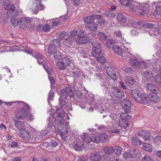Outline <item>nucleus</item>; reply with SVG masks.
I'll return each mask as SVG.
<instances>
[{"mask_svg": "<svg viewBox=\"0 0 161 161\" xmlns=\"http://www.w3.org/2000/svg\"><path fill=\"white\" fill-rule=\"evenodd\" d=\"M154 142L157 145L161 144V135L156 136L154 139Z\"/></svg>", "mask_w": 161, "mask_h": 161, "instance_id": "603ef678", "label": "nucleus"}, {"mask_svg": "<svg viewBox=\"0 0 161 161\" xmlns=\"http://www.w3.org/2000/svg\"><path fill=\"white\" fill-rule=\"evenodd\" d=\"M92 142H93L97 143L100 141V138L99 136H94L92 137Z\"/></svg>", "mask_w": 161, "mask_h": 161, "instance_id": "0e129e2a", "label": "nucleus"}, {"mask_svg": "<svg viewBox=\"0 0 161 161\" xmlns=\"http://www.w3.org/2000/svg\"><path fill=\"white\" fill-rule=\"evenodd\" d=\"M49 79L51 83V86L52 88L54 89L55 87V80L54 78L51 76L49 75Z\"/></svg>", "mask_w": 161, "mask_h": 161, "instance_id": "09e8293b", "label": "nucleus"}, {"mask_svg": "<svg viewBox=\"0 0 161 161\" xmlns=\"http://www.w3.org/2000/svg\"><path fill=\"white\" fill-rule=\"evenodd\" d=\"M53 44H50L48 47V52L49 53L53 54L57 50L56 46L60 47L61 43L60 40L58 39H55L53 41Z\"/></svg>", "mask_w": 161, "mask_h": 161, "instance_id": "20e7f679", "label": "nucleus"}, {"mask_svg": "<svg viewBox=\"0 0 161 161\" xmlns=\"http://www.w3.org/2000/svg\"><path fill=\"white\" fill-rule=\"evenodd\" d=\"M33 56L37 59V62L39 64L42 65L48 74H52L53 71L51 68L48 66V64L46 62V58L44 56L39 53L33 54Z\"/></svg>", "mask_w": 161, "mask_h": 161, "instance_id": "7ed1b4c3", "label": "nucleus"}, {"mask_svg": "<svg viewBox=\"0 0 161 161\" xmlns=\"http://www.w3.org/2000/svg\"><path fill=\"white\" fill-rule=\"evenodd\" d=\"M119 2L123 6L127 7L132 3V1L131 0H119Z\"/></svg>", "mask_w": 161, "mask_h": 161, "instance_id": "ea45409f", "label": "nucleus"}, {"mask_svg": "<svg viewBox=\"0 0 161 161\" xmlns=\"http://www.w3.org/2000/svg\"><path fill=\"white\" fill-rule=\"evenodd\" d=\"M112 94L115 97H122L124 96V93L121 92L117 88L114 89L112 92Z\"/></svg>", "mask_w": 161, "mask_h": 161, "instance_id": "b1692460", "label": "nucleus"}, {"mask_svg": "<svg viewBox=\"0 0 161 161\" xmlns=\"http://www.w3.org/2000/svg\"><path fill=\"white\" fill-rule=\"evenodd\" d=\"M112 49L114 52L119 55H122V50L121 48L119 46L114 45L112 46Z\"/></svg>", "mask_w": 161, "mask_h": 161, "instance_id": "a878e982", "label": "nucleus"}, {"mask_svg": "<svg viewBox=\"0 0 161 161\" xmlns=\"http://www.w3.org/2000/svg\"><path fill=\"white\" fill-rule=\"evenodd\" d=\"M79 38L77 39H75V41L78 44H83L88 42V39L86 36H80V34H78Z\"/></svg>", "mask_w": 161, "mask_h": 161, "instance_id": "4be33fe9", "label": "nucleus"}, {"mask_svg": "<svg viewBox=\"0 0 161 161\" xmlns=\"http://www.w3.org/2000/svg\"><path fill=\"white\" fill-rule=\"evenodd\" d=\"M93 65L95 66V71L97 72H100L104 69L105 65L104 64H102L99 65L97 63L92 62Z\"/></svg>", "mask_w": 161, "mask_h": 161, "instance_id": "cd10ccee", "label": "nucleus"}, {"mask_svg": "<svg viewBox=\"0 0 161 161\" xmlns=\"http://www.w3.org/2000/svg\"><path fill=\"white\" fill-rule=\"evenodd\" d=\"M122 55L123 59H124V60L128 58H130L133 56L130 52L124 53H122Z\"/></svg>", "mask_w": 161, "mask_h": 161, "instance_id": "864d4df0", "label": "nucleus"}, {"mask_svg": "<svg viewBox=\"0 0 161 161\" xmlns=\"http://www.w3.org/2000/svg\"><path fill=\"white\" fill-rule=\"evenodd\" d=\"M53 54H54V57L55 58L60 59L61 58V53L59 51H57L56 50Z\"/></svg>", "mask_w": 161, "mask_h": 161, "instance_id": "e2e57ef3", "label": "nucleus"}, {"mask_svg": "<svg viewBox=\"0 0 161 161\" xmlns=\"http://www.w3.org/2000/svg\"><path fill=\"white\" fill-rule=\"evenodd\" d=\"M139 136L142 137L144 140L147 141L149 140L150 135L149 132L146 131L142 130L139 132Z\"/></svg>", "mask_w": 161, "mask_h": 161, "instance_id": "412c9836", "label": "nucleus"}, {"mask_svg": "<svg viewBox=\"0 0 161 161\" xmlns=\"http://www.w3.org/2000/svg\"><path fill=\"white\" fill-rule=\"evenodd\" d=\"M56 113L58 115L56 116L55 118V122L58 124H64V120L62 118V116L64 115V113L63 111L62 108L57 109L56 110Z\"/></svg>", "mask_w": 161, "mask_h": 161, "instance_id": "39448f33", "label": "nucleus"}, {"mask_svg": "<svg viewBox=\"0 0 161 161\" xmlns=\"http://www.w3.org/2000/svg\"><path fill=\"white\" fill-rule=\"evenodd\" d=\"M138 12L141 15L147 14L149 12L148 6L147 4H142L141 5L138 10Z\"/></svg>", "mask_w": 161, "mask_h": 161, "instance_id": "4468645a", "label": "nucleus"}, {"mask_svg": "<svg viewBox=\"0 0 161 161\" xmlns=\"http://www.w3.org/2000/svg\"><path fill=\"white\" fill-rule=\"evenodd\" d=\"M22 104V108L17 109L15 113V116L16 118L20 119H25L27 116L28 111L31 110V107L28 104L23 102H20Z\"/></svg>", "mask_w": 161, "mask_h": 161, "instance_id": "f257e3e1", "label": "nucleus"}, {"mask_svg": "<svg viewBox=\"0 0 161 161\" xmlns=\"http://www.w3.org/2000/svg\"><path fill=\"white\" fill-rule=\"evenodd\" d=\"M127 113H122L120 114V119H119V124H120V123L122 122V121H123L124 124L123 123L122 124H121V125L124 126L123 124H125V125H126L125 122L128 123V122L131 118V116L128 114Z\"/></svg>", "mask_w": 161, "mask_h": 161, "instance_id": "f8f14e48", "label": "nucleus"}, {"mask_svg": "<svg viewBox=\"0 0 161 161\" xmlns=\"http://www.w3.org/2000/svg\"><path fill=\"white\" fill-rule=\"evenodd\" d=\"M96 54V55L92 56L96 58V60L98 62L102 64H104V63L106 62V58L101 55L102 52H97Z\"/></svg>", "mask_w": 161, "mask_h": 161, "instance_id": "a211bd4d", "label": "nucleus"}, {"mask_svg": "<svg viewBox=\"0 0 161 161\" xmlns=\"http://www.w3.org/2000/svg\"><path fill=\"white\" fill-rule=\"evenodd\" d=\"M156 82L161 87V75L159 74L156 75L155 77Z\"/></svg>", "mask_w": 161, "mask_h": 161, "instance_id": "8fccbe9b", "label": "nucleus"}, {"mask_svg": "<svg viewBox=\"0 0 161 161\" xmlns=\"http://www.w3.org/2000/svg\"><path fill=\"white\" fill-rule=\"evenodd\" d=\"M138 62L139 61L137 60V58L133 56H132V57H131L130 61H129V63L130 64L132 65L133 66H137Z\"/></svg>", "mask_w": 161, "mask_h": 161, "instance_id": "a19ab883", "label": "nucleus"}, {"mask_svg": "<svg viewBox=\"0 0 161 161\" xmlns=\"http://www.w3.org/2000/svg\"><path fill=\"white\" fill-rule=\"evenodd\" d=\"M117 19L118 21L123 23H125L126 21L125 17L120 13H119L117 14Z\"/></svg>", "mask_w": 161, "mask_h": 161, "instance_id": "473e14b6", "label": "nucleus"}, {"mask_svg": "<svg viewBox=\"0 0 161 161\" xmlns=\"http://www.w3.org/2000/svg\"><path fill=\"white\" fill-rule=\"evenodd\" d=\"M153 7L155 8L154 10L158 14L161 15V6H157L156 4L154 3L153 4Z\"/></svg>", "mask_w": 161, "mask_h": 161, "instance_id": "49530a36", "label": "nucleus"}, {"mask_svg": "<svg viewBox=\"0 0 161 161\" xmlns=\"http://www.w3.org/2000/svg\"><path fill=\"white\" fill-rule=\"evenodd\" d=\"M100 141L102 142H105L108 140V136L106 133L101 134L99 135Z\"/></svg>", "mask_w": 161, "mask_h": 161, "instance_id": "de8ad7c7", "label": "nucleus"}, {"mask_svg": "<svg viewBox=\"0 0 161 161\" xmlns=\"http://www.w3.org/2000/svg\"><path fill=\"white\" fill-rule=\"evenodd\" d=\"M85 27L86 29L90 31H96L98 27L97 24L94 23L91 25L90 24L86 25Z\"/></svg>", "mask_w": 161, "mask_h": 161, "instance_id": "c756f323", "label": "nucleus"}, {"mask_svg": "<svg viewBox=\"0 0 161 161\" xmlns=\"http://www.w3.org/2000/svg\"><path fill=\"white\" fill-rule=\"evenodd\" d=\"M137 66V68L139 67L141 68L142 69L145 68L147 66L146 64L144 62L142 61H139L138 63Z\"/></svg>", "mask_w": 161, "mask_h": 161, "instance_id": "680f3d73", "label": "nucleus"}, {"mask_svg": "<svg viewBox=\"0 0 161 161\" xmlns=\"http://www.w3.org/2000/svg\"><path fill=\"white\" fill-rule=\"evenodd\" d=\"M154 24L148 23H146L145 25V26H146L149 28H151L150 31V33L151 34V36L154 35L156 36L159 34L160 28L159 27L155 28L154 27Z\"/></svg>", "mask_w": 161, "mask_h": 161, "instance_id": "1a4fd4ad", "label": "nucleus"}, {"mask_svg": "<svg viewBox=\"0 0 161 161\" xmlns=\"http://www.w3.org/2000/svg\"><path fill=\"white\" fill-rule=\"evenodd\" d=\"M59 39L60 40V42L61 43V41L64 43H65V44H66V45H69L75 41V38L71 37V36L67 37V35H65V34H61L59 36Z\"/></svg>", "mask_w": 161, "mask_h": 161, "instance_id": "6e6552de", "label": "nucleus"}, {"mask_svg": "<svg viewBox=\"0 0 161 161\" xmlns=\"http://www.w3.org/2000/svg\"><path fill=\"white\" fill-rule=\"evenodd\" d=\"M30 22L29 18L22 17L19 19V25L20 28L24 29L27 27L29 22Z\"/></svg>", "mask_w": 161, "mask_h": 161, "instance_id": "9b49d317", "label": "nucleus"}, {"mask_svg": "<svg viewBox=\"0 0 161 161\" xmlns=\"http://www.w3.org/2000/svg\"><path fill=\"white\" fill-rule=\"evenodd\" d=\"M53 126V118H50L48 120L47 130L48 131H51Z\"/></svg>", "mask_w": 161, "mask_h": 161, "instance_id": "4c0bfd02", "label": "nucleus"}, {"mask_svg": "<svg viewBox=\"0 0 161 161\" xmlns=\"http://www.w3.org/2000/svg\"><path fill=\"white\" fill-rule=\"evenodd\" d=\"M97 36L102 42L106 41L108 37L107 35L102 32H99L97 34Z\"/></svg>", "mask_w": 161, "mask_h": 161, "instance_id": "72a5a7b5", "label": "nucleus"}, {"mask_svg": "<svg viewBox=\"0 0 161 161\" xmlns=\"http://www.w3.org/2000/svg\"><path fill=\"white\" fill-rule=\"evenodd\" d=\"M125 82L128 84L132 85L135 83V81L134 79L132 77L128 76L125 79Z\"/></svg>", "mask_w": 161, "mask_h": 161, "instance_id": "a18cd8bd", "label": "nucleus"}, {"mask_svg": "<svg viewBox=\"0 0 161 161\" xmlns=\"http://www.w3.org/2000/svg\"><path fill=\"white\" fill-rule=\"evenodd\" d=\"M121 105L125 112L129 113L130 112L131 106V104L130 101L127 99L124 100L122 102Z\"/></svg>", "mask_w": 161, "mask_h": 161, "instance_id": "ddd939ff", "label": "nucleus"}, {"mask_svg": "<svg viewBox=\"0 0 161 161\" xmlns=\"http://www.w3.org/2000/svg\"><path fill=\"white\" fill-rule=\"evenodd\" d=\"M122 149L119 146H117L115 147L114 152H115V154L116 155H119L121 153Z\"/></svg>", "mask_w": 161, "mask_h": 161, "instance_id": "5fc2aeb1", "label": "nucleus"}, {"mask_svg": "<svg viewBox=\"0 0 161 161\" xmlns=\"http://www.w3.org/2000/svg\"><path fill=\"white\" fill-rule=\"evenodd\" d=\"M99 16L97 15V14H92L91 15L84 17V20L85 22L89 24L93 23L94 22V19H96V18H97V17H99Z\"/></svg>", "mask_w": 161, "mask_h": 161, "instance_id": "dca6fc26", "label": "nucleus"}, {"mask_svg": "<svg viewBox=\"0 0 161 161\" xmlns=\"http://www.w3.org/2000/svg\"><path fill=\"white\" fill-rule=\"evenodd\" d=\"M54 93L52 92H51V91H50V93L49 94L48 97L47 99V101L49 103H50V100H52L54 98Z\"/></svg>", "mask_w": 161, "mask_h": 161, "instance_id": "774afa93", "label": "nucleus"}, {"mask_svg": "<svg viewBox=\"0 0 161 161\" xmlns=\"http://www.w3.org/2000/svg\"><path fill=\"white\" fill-rule=\"evenodd\" d=\"M4 8L5 10H7V12H8L9 10H12L15 8V7L14 5L11 4L5 5L4 6Z\"/></svg>", "mask_w": 161, "mask_h": 161, "instance_id": "bf43d9fd", "label": "nucleus"}, {"mask_svg": "<svg viewBox=\"0 0 161 161\" xmlns=\"http://www.w3.org/2000/svg\"><path fill=\"white\" fill-rule=\"evenodd\" d=\"M146 95L142 94H140L139 97H138L137 101L141 103H147L148 100L147 97L146 96Z\"/></svg>", "mask_w": 161, "mask_h": 161, "instance_id": "393cba45", "label": "nucleus"}, {"mask_svg": "<svg viewBox=\"0 0 161 161\" xmlns=\"http://www.w3.org/2000/svg\"><path fill=\"white\" fill-rule=\"evenodd\" d=\"M103 151L106 154L110 155L114 152V149L111 146H107L103 148Z\"/></svg>", "mask_w": 161, "mask_h": 161, "instance_id": "bb28decb", "label": "nucleus"}, {"mask_svg": "<svg viewBox=\"0 0 161 161\" xmlns=\"http://www.w3.org/2000/svg\"><path fill=\"white\" fill-rule=\"evenodd\" d=\"M15 126L20 131H24L26 129V126L25 123L21 121L16 120L14 122Z\"/></svg>", "mask_w": 161, "mask_h": 161, "instance_id": "6ab92c4d", "label": "nucleus"}, {"mask_svg": "<svg viewBox=\"0 0 161 161\" xmlns=\"http://www.w3.org/2000/svg\"><path fill=\"white\" fill-rule=\"evenodd\" d=\"M131 94L132 96L137 101L138 97H139L140 93L138 91L135 89L132 90L131 91Z\"/></svg>", "mask_w": 161, "mask_h": 161, "instance_id": "f704fd0d", "label": "nucleus"}, {"mask_svg": "<svg viewBox=\"0 0 161 161\" xmlns=\"http://www.w3.org/2000/svg\"><path fill=\"white\" fill-rule=\"evenodd\" d=\"M141 161H153V160L152 158L146 155L142 158Z\"/></svg>", "mask_w": 161, "mask_h": 161, "instance_id": "338daca9", "label": "nucleus"}, {"mask_svg": "<svg viewBox=\"0 0 161 161\" xmlns=\"http://www.w3.org/2000/svg\"><path fill=\"white\" fill-rule=\"evenodd\" d=\"M147 87L149 91L154 93H157L158 92V89L153 83H147Z\"/></svg>", "mask_w": 161, "mask_h": 161, "instance_id": "5701e85b", "label": "nucleus"}, {"mask_svg": "<svg viewBox=\"0 0 161 161\" xmlns=\"http://www.w3.org/2000/svg\"><path fill=\"white\" fill-rule=\"evenodd\" d=\"M41 0H35V2L33 3L34 5L38 6H39V8L41 10L44 9V7L41 4Z\"/></svg>", "mask_w": 161, "mask_h": 161, "instance_id": "3c124183", "label": "nucleus"}, {"mask_svg": "<svg viewBox=\"0 0 161 161\" xmlns=\"http://www.w3.org/2000/svg\"><path fill=\"white\" fill-rule=\"evenodd\" d=\"M43 31L44 32H47L49 31L50 29V26L48 24H46L45 25H43Z\"/></svg>", "mask_w": 161, "mask_h": 161, "instance_id": "69168bd1", "label": "nucleus"}, {"mask_svg": "<svg viewBox=\"0 0 161 161\" xmlns=\"http://www.w3.org/2000/svg\"><path fill=\"white\" fill-rule=\"evenodd\" d=\"M151 100L154 103H156L160 101V98L158 96H157L156 94H155L154 95L152 96V99Z\"/></svg>", "mask_w": 161, "mask_h": 161, "instance_id": "13d9d810", "label": "nucleus"}, {"mask_svg": "<svg viewBox=\"0 0 161 161\" xmlns=\"http://www.w3.org/2000/svg\"><path fill=\"white\" fill-rule=\"evenodd\" d=\"M84 146V143H82L81 140L79 139H77L75 141L73 142L70 146L75 150L80 151L82 150V148Z\"/></svg>", "mask_w": 161, "mask_h": 161, "instance_id": "9d476101", "label": "nucleus"}, {"mask_svg": "<svg viewBox=\"0 0 161 161\" xmlns=\"http://www.w3.org/2000/svg\"><path fill=\"white\" fill-rule=\"evenodd\" d=\"M106 72L108 75L113 80H116L117 77L115 71L110 66H108L106 68Z\"/></svg>", "mask_w": 161, "mask_h": 161, "instance_id": "2eb2a0df", "label": "nucleus"}, {"mask_svg": "<svg viewBox=\"0 0 161 161\" xmlns=\"http://www.w3.org/2000/svg\"><path fill=\"white\" fill-rule=\"evenodd\" d=\"M10 22L12 25L16 27L19 25V19H17L16 18H12L11 19Z\"/></svg>", "mask_w": 161, "mask_h": 161, "instance_id": "37998d69", "label": "nucleus"}, {"mask_svg": "<svg viewBox=\"0 0 161 161\" xmlns=\"http://www.w3.org/2000/svg\"><path fill=\"white\" fill-rule=\"evenodd\" d=\"M81 139L86 143H90L92 142V139L87 134H85L81 136Z\"/></svg>", "mask_w": 161, "mask_h": 161, "instance_id": "2f4dec72", "label": "nucleus"}, {"mask_svg": "<svg viewBox=\"0 0 161 161\" xmlns=\"http://www.w3.org/2000/svg\"><path fill=\"white\" fill-rule=\"evenodd\" d=\"M64 128L65 129V130H62L60 135L62 139L65 141L66 139V137L68 136L67 133L68 132V130L66 126L64 125Z\"/></svg>", "mask_w": 161, "mask_h": 161, "instance_id": "7c9ffc66", "label": "nucleus"}, {"mask_svg": "<svg viewBox=\"0 0 161 161\" xmlns=\"http://www.w3.org/2000/svg\"><path fill=\"white\" fill-rule=\"evenodd\" d=\"M129 153L131 158H135L140 153L139 151L135 148H132L130 150Z\"/></svg>", "mask_w": 161, "mask_h": 161, "instance_id": "c85d7f7f", "label": "nucleus"}, {"mask_svg": "<svg viewBox=\"0 0 161 161\" xmlns=\"http://www.w3.org/2000/svg\"><path fill=\"white\" fill-rule=\"evenodd\" d=\"M105 15L108 17H112L115 16V14L114 11L110 9L109 10L106 12Z\"/></svg>", "mask_w": 161, "mask_h": 161, "instance_id": "6e6d98bb", "label": "nucleus"}, {"mask_svg": "<svg viewBox=\"0 0 161 161\" xmlns=\"http://www.w3.org/2000/svg\"><path fill=\"white\" fill-rule=\"evenodd\" d=\"M90 158L92 161H99L101 159V155L99 152H95L91 154Z\"/></svg>", "mask_w": 161, "mask_h": 161, "instance_id": "aec40b11", "label": "nucleus"}, {"mask_svg": "<svg viewBox=\"0 0 161 161\" xmlns=\"http://www.w3.org/2000/svg\"><path fill=\"white\" fill-rule=\"evenodd\" d=\"M7 14L8 16L9 17L12 16H14L18 14V12L17 10L15 8L12 10H9L8 12H7Z\"/></svg>", "mask_w": 161, "mask_h": 161, "instance_id": "c9c22d12", "label": "nucleus"}, {"mask_svg": "<svg viewBox=\"0 0 161 161\" xmlns=\"http://www.w3.org/2000/svg\"><path fill=\"white\" fill-rule=\"evenodd\" d=\"M108 131L111 133H118L119 132V130L116 127H111L108 130Z\"/></svg>", "mask_w": 161, "mask_h": 161, "instance_id": "052dcab7", "label": "nucleus"}, {"mask_svg": "<svg viewBox=\"0 0 161 161\" xmlns=\"http://www.w3.org/2000/svg\"><path fill=\"white\" fill-rule=\"evenodd\" d=\"M143 77L146 80L149 81H152L154 79V76L152 72L149 70L144 71L142 73Z\"/></svg>", "mask_w": 161, "mask_h": 161, "instance_id": "f3484780", "label": "nucleus"}, {"mask_svg": "<svg viewBox=\"0 0 161 161\" xmlns=\"http://www.w3.org/2000/svg\"><path fill=\"white\" fill-rule=\"evenodd\" d=\"M57 65L58 68L64 70L66 68L63 63H62V61L61 60L57 62Z\"/></svg>", "mask_w": 161, "mask_h": 161, "instance_id": "4d7b16f0", "label": "nucleus"}, {"mask_svg": "<svg viewBox=\"0 0 161 161\" xmlns=\"http://www.w3.org/2000/svg\"><path fill=\"white\" fill-rule=\"evenodd\" d=\"M74 95L72 88L71 87H66L65 88L63 89L61 92L62 99H66L67 96L72 97Z\"/></svg>", "mask_w": 161, "mask_h": 161, "instance_id": "423d86ee", "label": "nucleus"}, {"mask_svg": "<svg viewBox=\"0 0 161 161\" xmlns=\"http://www.w3.org/2000/svg\"><path fill=\"white\" fill-rule=\"evenodd\" d=\"M37 133L36 130L33 128L30 127L28 131L25 130L22 132H20V137L23 138V140L26 142L35 140L37 138L36 135Z\"/></svg>", "mask_w": 161, "mask_h": 161, "instance_id": "f03ea898", "label": "nucleus"}, {"mask_svg": "<svg viewBox=\"0 0 161 161\" xmlns=\"http://www.w3.org/2000/svg\"><path fill=\"white\" fill-rule=\"evenodd\" d=\"M91 44L93 47L92 51L91 52L92 56L96 55L97 52H102L101 48V44L96 40L91 42Z\"/></svg>", "mask_w": 161, "mask_h": 161, "instance_id": "0eeeda50", "label": "nucleus"}, {"mask_svg": "<svg viewBox=\"0 0 161 161\" xmlns=\"http://www.w3.org/2000/svg\"><path fill=\"white\" fill-rule=\"evenodd\" d=\"M142 148L145 150L149 152H151L153 150L150 144L146 143H144L143 144Z\"/></svg>", "mask_w": 161, "mask_h": 161, "instance_id": "e433bc0d", "label": "nucleus"}, {"mask_svg": "<svg viewBox=\"0 0 161 161\" xmlns=\"http://www.w3.org/2000/svg\"><path fill=\"white\" fill-rule=\"evenodd\" d=\"M136 4L132 1V3H131V4L129 5L128 8L133 11H135L136 10L138 11L139 8L137 5Z\"/></svg>", "mask_w": 161, "mask_h": 161, "instance_id": "58836bf2", "label": "nucleus"}, {"mask_svg": "<svg viewBox=\"0 0 161 161\" xmlns=\"http://www.w3.org/2000/svg\"><path fill=\"white\" fill-rule=\"evenodd\" d=\"M97 15L99 16L96 18L98 24L101 25H104L105 23V20L102 18V16L101 15L97 14Z\"/></svg>", "mask_w": 161, "mask_h": 161, "instance_id": "c03bdc74", "label": "nucleus"}, {"mask_svg": "<svg viewBox=\"0 0 161 161\" xmlns=\"http://www.w3.org/2000/svg\"><path fill=\"white\" fill-rule=\"evenodd\" d=\"M62 63L66 67V66L69 65L70 64L71 61L67 57H64L61 60Z\"/></svg>", "mask_w": 161, "mask_h": 161, "instance_id": "79ce46f5", "label": "nucleus"}]
</instances>
